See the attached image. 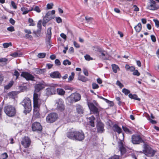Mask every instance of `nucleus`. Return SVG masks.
Segmentation results:
<instances>
[{
  "label": "nucleus",
  "mask_w": 159,
  "mask_h": 159,
  "mask_svg": "<svg viewBox=\"0 0 159 159\" xmlns=\"http://www.w3.org/2000/svg\"><path fill=\"white\" fill-rule=\"evenodd\" d=\"M66 136L69 139L79 141H82L85 138L84 134L82 131L70 130L67 133Z\"/></svg>",
  "instance_id": "obj_1"
},
{
  "label": "nucleus",
  "mask_w": 159,
  "mask_h": 159,
  "mask_svg": "<svg viewBox=\"0 0 159 159\" xmlns=\"http://www.w3.org/2000/svg\"><path fill=\"white\" fill-rule=\"evenodd\" d=\"M21 104L24 107V113L26 115L31 110V102L30 99L28 98H25L21 102Z\"/></svg>",
  "instance_id": "obj_2"
},
{
  "label": "nucleus",
  "mask_w": 159,
  "mask_h": 159,
  "mask_svg": "<svg viewBox=\"0 0 159 159\" xmlns=\"http://www.w3.org/2000/svg\"><path fill=\"white\" fill-rule=\"evenodd\" d=\"M4 111L7 116L10 117L14 116L16 113L15 107L10 105L6 106L4 107Z\"/></svg>",
  "instance_id": "obj_3"
},
{
  "label": "nucleus",
  "mask_w": 159,
  "mask_h": 159,
  "mask_svg": "<svg viewBox=\"0 0 159 159\" xmlns=\"http://www.w3.org/2000/svg\"><path fill=\"white\" fill-rule=\"evenodd\" d=\"M81 98L80 94L77 93L71 94L70 96L67 98V101L70 103H72L79 101Z\"/></svg>",
  "instance_id": "obj_4"
},
{
  "label": "nucleus",
  "mask_w": 159,
  "mask_h": 159,
  "mask_svg": "<svg viewBox=\"0 0 159 159\" xmlns=\"http://www.w3.org/2000/svg\"><path fill=\"white\" fill-rule=\"evenodd\" d=\"M143 151L145 154L149 157L153 156L156 152V151L146 145H144Z\"/></svg>",
  "instance_id": "obj_5"
},
{
  "label": "nucleus",
  "mask_w": 159,
  "mask_h": 159,
  "mask_svg": "<svg viewBox=\"0 0 159 159\" xmlns=\"http://www.w3.org/2000/svg\"><path fill=\"white\" fill-rule=\"evenodd\" d=\"M58 118V115L56 113L53 112L49 114L46 117V120L47 122L52 123L55 122Z\"/></svg>",
  "instance_id": "obj_6"
},
{
  "label": "nucleus",
  "mask_w": 159,
  "mask_h": 159,
  "mask_svg": "<svg viewBox=\"0 0 159 159\" xmlns=\"http://www.w3.org/2000/svg\"><path fill=\"white\" fill-rule=\"evenodd\" d=\"M131 142L134 144H138L143 142V141L139 135L134 134L131 137Z\"/></svg>",
  "instance_id": "obj_7"
},
{
  "label": "nucleus",
  "mask_w": 159,
  "mask_h": 159,
  "mask_svg": "<svg viewBox=\"0 0 159 159\" xmlns=\"http://www.w3.org/2000/svg\"><path fill=\"white\" fill-rule=\"evenodd\" d=\"M56 109L58 111H63L65 109V105L63 100L60 98L56 101Z\"/></svg>",
  "instance_id": "obj_8"
},
{
  "label": "nucleus",
  "mask_w": 159,
  "mask_h": 159,
  "mask_svg": "<svg viewBox=\"0 0 159 159\" xmlns=\"http://www.w3.org/2000/svg\"><path fill=\"white\" fill-rule=\"evenodd\" d=\"M147 8L150 10L155 11L158 9L159 5L156 4V2L153 0H150V2Z\"/></svg>",
  "instance_id": "obj_9"
},
{
  "label": "nucleus",
  "mask_w": 159,
  "mask_h": 159,
  "mask_svg": "<svg viewBox=\"0 0 159 159\" xmlns=\"http://www.w3.org/2000/svg\"><path fill=\"white\" fill-rule=\"evenodd\" d=\"M88 105L90 110L92 111L94 114L96 115L97 116L99 115L98 109L96 107L93 103L88 102Z\"/></svg>",
  "instance_id": "obj_10"
},
{
  "label": "nucleus",
  "mask_w": 159,
  "mask_h": 159,
  "mask_svg": "<svg viewBox=\"0 0 159 159\" xmlns=\"http://www.w3.org/2000/svg\"><path fill=\"white\" fill-rule=\"evenodd\" d=\"M97 51L100 52V56L103 59L105 60L108 59L109 56L107 52L99 47L97 48Z\"/></svg>",
  "instance_id": "obj_11"
},
{
  "label": "nucleus",
  "mask_w": 159,
  "mask_h": 159,
  "mask_svg": "<svg viewBox=\"0 0 159 159\" xmlns=\"http://www.w3.org/2000/svg\"><path fill=\"white\" fill-rule=\"evenodd\" d=\"M31 141L30 139L28 137L25 136L22 139L21 144L25 148H28L30 145Z\"/></svg>",
  "instance_id": "obj_12"
},
{
  "label": "nucleus",
  "mask_w": 159,
  "mask_h": 159,
  "mask_svg": "<svg viewBox=\"0 0 159 159\" xmlns=\"http://www.w3.org/2000/svg\"><path fill=\"white\" fill-rule=\"evenodd\" d=\"M32 129L33 131H41L42 127L40 124L38 122H34L32 125Z\"/></svg>",
  "instance_id": "obj_13"
},
{
  "label": "nucleus",
  "mask_w": 159,
  "mask_h": 159,
  "mask_svg": "<svg viewBox=\"0 0 159 159\" xmlns=\"http://www.w3.org/2000/svg\"><path fill=\"white\" fill-rule=\"evenodd\" d=\"M21 76L25 78L26 80H33L34 77L31 74L27 72H22Z\"/></svg>",
  "instance_id": "obj_14"
},
{
  "label": "nucleus",
  "mask_w": 159,
  "mask_h": 159,
  "mask_svg": "<svg viewBox=\"0 0 159 159\" xmlns=\"http://www.w3.org/2000/svg\"><path fill=\"white\" fill-rule=\"evenodd\" d=\"M57 86L56 84H52L46 89L47 93L48 94H55L56 92V87Z\"/></svg>",
  "instance_id": "obj_15"
},
{
  "label": "nucleus",
  "mask_w": 159,
  "mask_h": 159,
  "mask_svg": "<svg viewBox=\"0 0 159 159\" xmlns=\"http://www.w3.org/2000/svg\"><path fill=\"white\" fill-rule=\"evenodd\" d=\"M51 29L52 28L51 27H49L48 29L46 34V44L49 45L50 44V40L52 35Z\"/></svg>",
  "instance_id": "obj_16"
},
{
  "label": "nucleus",
  "mask_w": 159,
  "mask_h": 159,
  "mask_svg": "<svg viewBox=\"0 0 159 159\" xmlns=\"http://www.w3.org/2000/svg\"><path fill=\"white\" fill-rule=\"evenodd\" d=\"M104 125L101 121H99L97 122L96 127L98 133H102L104 131Z\"/></svg>",
  "instance_id": "obj_17"
},
{
  "label": "nucleus",
  "mask_w": 159,
  "mask_h": 159,
  "mask_svg": "<svg viewBox=\"0 0 159 159\" xmlns=\"http://www.w3.org/2000/svg\"><path fill=\"white\" fill-rule=\"evenodd\" d=\"M35 92H38L44 88V85L43 84L39 83L36 84L34 87Z\"/></svg>",
  "instance_id": "obj_18"
},
{
  "label": "nucleus",
  "mask_w": 159,
  "mask_h": 159,
  "mask_svg": "<svg viewBox=\"0 0 159 159\" xmlns=\"http://www.w3.org/2000/svg\"><path fill=\"white\" fill-rule=\"evenodd\" d=\"M118 147L121 154L123 155L126 152V149L123 146V143L121 141H120L118 142Z\"/></svg>",
  "instance_id": "obj_19"
},
{
  "label": "nucleus",
  "mask_w": 159,
  "mask_h": 159,
  "mask_svg": "<svg viewBox=\"0 0 159 159\" xmlns=\"http://www.w3.org/2000/svg\"><path fill=\"white\" fill-rule=\"evenodd\" d=\"M54 16L51 14L50 11H48L44 17L43 18L46 20L47 22H48L49 20L54 18Z\"/></svg>",
  "instance_id": "obj_20"
},
{
  "label": "nucleus",
  "mask_w": 159,
  "mask_h": 159,
  "mask_svg": "<svg viewBox=\"0 0 159 159\" xmlns=\"http://www.w3.org/2000/svg\"><path fill=\"white\" fill-rule=\"evenodd\" d=\"M50 76L52 78H60L61 75L60 73L58 71H54L50 74Z\"/></svg>",
  "instance_id": "obj_21"
},
{
  "label": "nucleus",
  "mask_w": 159,
  "mask_h": 159,
  "mask_svg": "<svg viewBox=\"0 0 159 159\" xmlns=\"http://www.w3.org/2000/svg\"><path fill=\"white\" fill-rule=\"evenodd\" d=\"M113 128L114 131L117 132L119 134L122 132V129L116 124L114 125Z\"/></svg>",
  "instance_id": "obj_22"
},
{
  "label": "nucleus",
  "mask_w": 159,
  "mask_h": 159,
  "mask_svg": "<svg viewBox=\"0 0 159 159\" xmlns=\"http://www.w3.org/2000/svg\"><path fill=\"white\" fill-rule=\"evenodd\" d=\"M89 124L92 127H94L95 126L94 121L95 120V118L94 117L92 116L89 118Z\"/></svg>",
  "instance_id": "obj_23"
},
{
  "label": "nucleus",
  "mask_w": 159,
  "mask_h": 159,
  "mask_svg": "<svg viewBox=\"0 0 159 159\" xmlns=\"http://www.w3.org/2000/svg\"><path fill=\"white\" fill-rule=\"evenodd\" d=\"M76 111L77 113L80 114H82L83 113L84 110L83 107L80 105H77Z\"/></svg>",
  "instance_id": "obj_24"
},
{
  "label": "nucleus",
  "mask_w": 159,
  "mask_h": 159,
  "mask_svg": "<svg viewBox=\"0 0 159 159\" xmlns=\"http://www.w3.org/2000/svg\"><path fill=\"white\" fill-rule=\"evenodd\" d=\"M45 70L44 69H40L35 68L33 69L34 73L37 74H41L43 73Z\"/></svg>",
  "instance_id": "obj_25"
},
{
  "label": "nucleus",
  "mask_w": 159,
  "mask_h": 159,
  "mask_svg": "<svg viewBox=\"0 0 159 159\" xmlns=\"http://www.w3.org/2000/svg\"><path fill=\"white\" fill-rule=\"evenodd\" d=\"M39 98L38 97V94L34 93V94L33 96V102L34 104L38 103H39Z\"/></svg>",
  "instance_id": "obj_26"
},
{
  "label": "nucleus",
  "mask_w": 159,
  "mask_h": 159,
  "mask_svg": "<svg viewBox=\"0 0 159 159\" xmlns=\"http://www.w3.org/2000/svg\"><path fill=\"white\" fill-rule=\"evenodd\" d=\"M129 97L132 99H134L136 100L140 101V99L138 97V96L136 94H132L130 93L129 94Z\"/></svg>",
  "instance_id": "obj_27"
},
{
  "label": "nucleus",
  "mask_w": 159,
  "mask_h": 159,
  "mask_svg": "<svg viewBox=\"0 0 159 159\" xmlns=\"http://www.w3.org/2000/svg\"><path fill=\"white\" fill-rule=\"evenodd\" d=\"M134 29L137 32H139L142 29V25L140 23H139L137 25L134 27Z\"/></svg>",
  "instance_id": "obj_28"
},
{
  "label": "nucleus",
  "mask_w": 159,
  "mask_h": 159,
  "mask_svg": "<svg viewBox=\"0 0 159 159\" xmlns=\"http://www.w3.org/2000/svg\"><path fill=\"white\" fill-rule=\"evenodd\" d=\"M111 66L113 71L115 73H116L117 70H119V68L118 66L116 64H112Z\"/></svg>",
  "instance_id": "obj_29"
},
{
  "label": "nucleus",
  "mask_w": 159,
  "mask_h": 159,
  "mask_svg": "<svg viewBox=\"0 0 159 159\" xmlns=\"http://www.w3.org/2000/svg\"><path fill=\"white\" fill-rule=\"evenodd\" d=\"M57 91L58 94L59 95H64L65 93V91L62 89H57Z\"/></svg>",
  "instance_id": "obj_30"
},
{
  "label": "nucleus",
  "mask_w": 159,
  "mask_h": 159,
  "mask_svg": "<svg viewBox=\"0 0 159 159\" xmlns=\"http://www.w3.org/2000/svg\"><path fill=\"white\" fill-rule=\"evenodd\" d=\"M41 30L40 29H38L37 31H33V33L35 35V37H38L40 36L41 34Z\"/></svg>",
  "instance_id": "obj_31"
},
{
  "label": "nucleus",
  "mask_w": 159,
  "mask_h": 159,
  "mask_svg": "<svg viewBox=\"0 0 159 159\" xmlns=\"http://www.w3.org/2000/svg\"><path fill=\"white\" fill-rule=\"evenodd\" d=\"M21 10L23 11L22 14L25 15L30 10H28V8L25 7H22L21 8Z\"/></svg>",
  "instance_id": "obj_32"
},
{
  "label": "nucleus",
  "mask_w": 159,
  "mask_h": 159,
  "mask_svg": "<svg viewBox=\"0 0 159 159\" xmlns=\"http://www.w3.org/2000/svg\"><path fill=\"white\" fill-rule=\"evenodd\" d=\"M34 112L39 111V103L34 104Z\"/></svg>",
  "instance_id": "obj_33"
},
{
  "label": "nucleus",
  "mask_w": 159,
  "mask_h": 159,
  "mask_svg": "<svg viewBox=\"0 0 159 159\" xmlns=\"http://www.w3.org/2000/svg\"><path fill=\"white\" fill-rule=\"evenodd\" d=\"M13 81H10L7 85L4 86V88L6 89H10L13 84Z\"/></svg>",
  "instance_id": "obj_34"
},
{
  "label": "nucleus",
  "mask_w": 159,
  "mask_h": 159,
  "mask_svg": "<svg viewBox=\"0 0 159 159\" xmlns=\"http://www.w3.org/2000/svg\"><path fill=\"white\" fill-rule=\"evenodd\" d=\"M74 75V72H72L71 73V75H70L68 78V82L71 81L73 80Z\"/></svg>",
  "instance_id": "obj_35"
},
{
  "label": "nucleus",
  "mask_w": 159,
  "mask_h": 159,
  "mask_svg": "<svg viewBox=\"0 0 159 159\" xmlns=\"http://www.w3.org/2000/svg\"><path fill=\"white\" fill-rule=\"evenodd\" d=\"M45 56L46 53L44 52L39 53L38 55V57L39 58H43Z\"/></svg>",
  "instance_id": "obj_36"
},
{
  "label": "nucleus",
  "mask_w": 159,
  "mask_h": 159,
  "mask_svg": "<svg viewBox=\"0 0 159 159\" xmlns=\"http://www.w3.org/2000/svg\"><path fill=\"white\" fill-rule=\"evenodd\" d=\"M122 92L125 95H127L128 94L130 93V91L128 89L124 88L122 90Z\"/></svg>",
  "instance_id": "obj_37"
},
{
  "label": "nucleus",
  "mask_w": 159,
  "mask_h": 159,
  "mask_svg": "<svg viewBox=\"0 0 159 159\" xmlns=\"http://www.w3.org/2000/svg\"><path fill=\"white\" fill-rule=\"evenodd\" d=\"M29 23L30 24L29 25L30 26H34L35 25V24L34 23L33 20L31 18H29L28 20Z\"/></svg>",
  "instance_id": "obj_38"
},
{
  "label": "nucleus",
  "mask_w": 159,
  "mask_h": 159,
  "mask_svg": "<svg viewBox=\"0 0 159 159\" xmlns=\"http://www.w3.org/2000/svg\"><path fill=\"white\" fill-rule=\"evenodd\" d=\"M71 64V62L68 60H65L63 62V64L65 66L67 64H68V65H70Z\"/></svg>",
  "instance_id": "obj_39"
},
{
  "label": "nucleus",
  "mask_w": 159,
  "mask_h": 159,
  "mask_svg": "<svg viewBox=\"0 0 159 159\" xmlns=\"http://www.w3.org/2000/svg\"><path fill=\"white\" fill-rule=\"evenodd\" d=\"M33 10L36 11V12H37L38 13L40 12L41 11V10H40V8H39V7L38 6H37L35 7H34V9H33V8H32L30 10V11H32Z\"/></svg>",
  "instance_id": "obj_40"
},
{
  "label": "nucleus",
  "mask_w": 159,
  "mask_h": 159,
  "mask_svg": "<svg viewBox=\"0 0 159 159\" xmlns=\"http://www.w3.org/2000/svg\"><path fill=\"white\" fill-rule=\"evenodd\" d=\"M8 155L6 153H4L1 156V158L2 159H6L8 157Z\"/></svg>",
  "instance_id": "obj_41"
},
{
  "label": "nucleus",
  "mask_w": 159,
  "mask_h": 159,
  "mask_svg": "<svg viewBox=\"0 0 159 159\" xmlns=\"http://www.w3.org/2000/svg\"><path fill=\"white\" fill-rule=\"evenodd\" d=\"M12 44L11 43H4L3 44V46L4 48H8L10 46H11Z\"/></svg>",
  "instance_id": "obj_42"
},
{
  "label": "nucleus",
  "mask_w": 159,
  "mask_h": 159,
  "mask_svg": "<svg viewBox=\"0 0 159 159\" xmlns=\"http://www.w3.org/2000/svg\"><path fill=\"white\" fill-rule=\"evenodd\" d=\"M20 75V74L19 73V72L16 70H15L14 73H13V75H14L16 76V80L17 79H18V77Z\"/></svg>",
  "instance_id": "obj_43"
},
{
  "label": "nucleus",
  "mask_w": 159,
  "mask_h": 159,
  "mask_svg": "<svg viewBox=\"0 0 159 159\" xmlns=\"http://www.w3.org/2000/svg\"><path fill=\"white\" fill-rule=\"evenodd\" d=\"M20 54L17 52H15L13 53H12L11 54V56L14 57H19L20 56Z\"/></svg>",
  "instance_id": "obj_44"
},
{
  "label": "nucleus",
  "mask_w": 159,
  "mask_h": 159,
  "mask_svg": "<svg viewBox=\"0 0 159 159\" xmlns=\"http://www.w3.org/2000/svg\"><path fill=\"white\" fill-rule=\"evenodd\" d=\"M85 59L87 61H90V60H93V58L90 57V56L88 55H86L84 56Z\"/></svg>",
  "instance_id": "obj_45"
},
{
  "label": "nucleus",
  "mask_w": 159,
  "mask_h": 159,
  "mask_svg": "<svg viewBox=\"0 0 159 159\" xmlns=\"http://www.w3.org/2000/svg\"><path fill=\"white\" fill-rule=\"evenodd\" d=\"M92 88L93 89H97L98 88L99 86L95 83H93L92 84Z\"/></svg>",
  "instance_id": "obj_46"
},
{
  "label": "nucleus",
  "mask_w": 159,
  "mask_h": 159,
  "mask_svg": "<svg viewBox=\"0 0 159 159\" xmlns=\"http://www.w3.org/2000/svg\"><path fill=\"white\" fill-rule=\"evenodd\" d=\"M25 37L26 39H29L30 40H32L33 39L32 36L29 34H26Z\"/></svg>",
  "instance_id": "obj_47"
},
{
  "label": "nucleus",
  "mask_w": 159,
  "mask_h": 159,
  "mask_svg": "<svg viewBox=\"0 0 159 159\" xmlns=\"http://www.w3.org/2000/svg\"><path fill=\"white\" fill-rule=\"evenodd\" d=\"M34 116L36 118H39L40 116V113L39 111L34 112Z\"/></svg>",
  "instance_id": "obj_48"
},
{
  "label": "nucleus",
  "mask_w": 159,
  "mask_h": 159,
  "mask_svg": "<svg viewBox=\"0 0 159 159\" xmlns=\"http://www.w3.org/2000/svg\"><path fill=\"white\" fill-rule=\"evenodd\" d=\"M4 78V77L2 73H0V84H1L3 81Z\"/></svg>",
  "instance_id": "obj_49"
},
{
  "label": "nucleus",
  "mask_w": 159,
  "mask_h": 159,
  "mask_svg": "<svg viewBox=\"0 0 159 159\" xmlns=\"http://www.w3.org/2000/svg\"><path fill=\"white\" fill-rule=\"evenodd\" d=\"M85 18L86 21L88 23L90 22L93 20L92 18L88 16H86Z\"/></svg>",
  "instance_id": "obj_50"
},
{
  "label": "nucleus",
  "mask_w": 159,
  "mask_h": 159,
  "mask_svg": "<svg viewBox=\"0 0 159 159\" xmlns=\"http://www.w3.org/2000/svg\"><path fill=\"white\" fill-rule=\"evenodd\" d=\"M122 129L126 133H128L130 132L129 129L123 126Z\"/></svg>",
  "instance_id": "obj_51"
},
{
  "label": "nucleus",
  "mask_w": 159,
  "mask_h": 159,
  "mask_svg": "<svg viewBox=\"0 0 159 159\" xmlns=\"http://www.w3.org/2000/svg\"><path fill=\"white\" fill-rule=\"evenodd\" d=\"M116 84L117 85H118L120 87V88H122V87H123L124 85H123V84H121L120 81H119L118 80H117V81H116Z\"/></svg>",
  "instance_id": "obj_52"
},
{
  "label": "nucleus",
  "mask_w": 159,
  "mask_h": 159,
  "mask_svg": "<svg viewBox=\"0 0 159 159\" xmlns=\"http://www.w3.org/2000/svg\"><path fill=\"white\" fill-rule=\"evenodd\" d=\"M133 74L134 75L139 76L140 74L137 70H135L133 72Z\"/></svg>",
  "instance_id": "obj_53"
},
{
  "label": "nucleus",
  "mask_w": 159,
  "mask_h": 159,
  "mask_svg": "<svg viewBox=\"0 0 159 159\" xmlns=\"http://www.w3.org/2000/svg\"><path fill=\"white\" fill-rule=\"evenodd\" d=\"M55 63L57 66H59L61 65V63L59 60L58 59H56L55 61Z\"/></svg>",
  "instance_id": "obj_54"
},
{
  "label": "nucleus",
  "mask_w": 159,
  "mask_h": 159,
  "mask_svg": "<svg viewBox=\"0 0 159 159\" xmlns=\"http://www.w3.org/2000/svg\"><path fill=\"white\" fill-rule=\"evenodd\" d=\"M120 156L116 155H114L113 156L109 158L108 159H119Z\"/></svg>",
  "instance_id": "obj_55"
},
{
  "label": "nucleus",
  "mask_w": 159,
  "mask_h": 159,
  "mask_svg": "<svg viewBox=\"0 0 159 159\" xmlns=\"http://www.w3.org/2000/svg\"><path fill=\"white\" fill-rule=\"evenodd\" d=\"M7 30L10 32H12L15 31V29L13 26H11L7 28Z\"/></svg>",
  "instance_id": "obj_56"
},
{
  "label": "nucleus",
  "mask_w": 159,
  "mask_h": 159,
  "mask_svg": "<svg viewBox=\"0 0 159 159\" xmlns=\"http://www.w3.org/2000/svg\"><path fill=\"white\" fill-rule=\"evenodd\" d=\"M11 6L13 7L14 9H16L17 6L16 4V3L14 1H11Z\"/></svg>",
  "instance_id": "obj_57"
},
{
  "label": "nucleus",
  "mask_w": 159,
  "mask_h": 159,
  "mask_svg": "<svg viewBox=\"0 0 159 159\" xmlns=\"http://www.w3.org/2000/svg\"><path fill=\"white\" fill-rule=\"evenodd\" d=\"M56 20L57 22L58 23H59L62 22V20L61 18L59 17H56Z\"/></svg>",
  "instance_id": "obj_58"
},
{
  "label": "nucleus",
  "mask_w": 159,
  "mask_h": 159,
  "mask_svg": "<svg viewBox=\"0 0 159 159\" xmlns=\"http://www.w3.org/2000/svg\"><path fill=\"white\" fill-rule=\"evenodd\" d=\"M53 5V4L52 3H51L50 4L48 3V4H47V8L48 9H51L52 8V6Z\"/></svg>",
  "instance_id": "obj_59"
},
{
  "label": "nucleus",
  "mask_w": 159,
  "mask_h": 159,
  "mask_svg": "<svg viewBox=\"0 0 159 159\" xmlns=\"http://www.w3.org/2000/svg\"><path fill=\"white\" fill-rule=\"evenodd\" d=\"M153 21L155 22L156 26L157 27H159V21L157 20L154 19Z\"/></svg>",
  "instance_id": "obj_60"
},
{
  "label": "nucleus",
  "mask_w": 159,
  "mask_h": 159,
  "mask_svg": "<svg viewBox=\"0 0 159 159\" xmlns=\"http://www.w3.org/2000/svg\"><path fill=\"white\" fill-rule=\"evenodd\" d=\"M79 80L83 82H85L87 81V79L84 76H81L80 77Z\"/></svg>",
  "instance_id": "obj_61"
},
{
  "label": "nucleus",
  "mask_w": 159,
  "mask_h": 159,
  "mask_svg": "<svg viewBox=\"0 0 159 159\" xmlns=\"http://www.w3.org/2000/svg\"><path fill=\"white\" fill-rule=\"evenodd\" d=\"M16 95V93L14 92H12L8 93L9 96L11 97H13Z\"/></svg>",
  "instance_id": "obj_62"
},
{
  "label": "nucleus",
  "mask_w": 159,
  "mask_h": 159,
  "mask_svg": "<svg viewBox=\"0 0 159 159\" xmlns=\"http://www.w3.org/2000/svg\"><path fill=\"white\" fill-rule=\"evenodd\" d=\"M151 38L152 41H153V42H155L156 41V38H155V37L154 35H151Z\"/></svg>",
  "instance_id": "obj_63"
},
{
  "label": "nucleus",
  "mask_w": 159,
  "mask_h": 159,
  "mask_svg": "<svg viewBox=\"0 0 159 159\" xmlns=\"http://www.w3.org/2000/svg\"><path fill=\"white\" fill-rule=\"evenodd\" d=\"M10 22L12 25H14L15 23V21L12 18H11L9 20Z\"/></svg>",
  "instance_id": "obj_64"
}]
</instances>
